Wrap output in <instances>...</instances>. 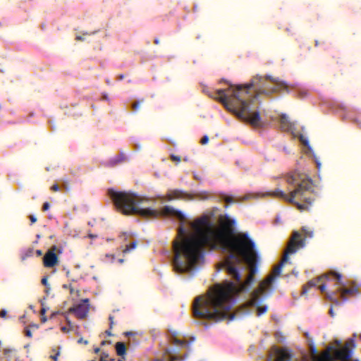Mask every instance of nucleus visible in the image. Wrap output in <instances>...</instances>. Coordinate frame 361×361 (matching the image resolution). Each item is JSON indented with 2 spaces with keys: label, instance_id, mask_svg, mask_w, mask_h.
<instances>
[{
  "label": "nucleus",
  "instance_id": "21",
  "mask_svg": "<svg viewBox=\"0 0 361 361\" xmlns=\"http://www.w3.org/2000/svg\"><path fill=\"white\" fill-rule=\"evenodd\" d=\"M144 102V99H142L141 100L136 101L132 104V109L134 111H137L139 109L140 104Z\"/></svg>",
  "mask_w": 361,
  "mask_h": 361
},
{
  "label": "nucleus",
  "instance_id": "31",
  "mask_svg": "<svg viewBox=\"0 0 361 361\" xmlns=\"http://www.w3.org/2000/svg\"><path fill=\"white\" fill-rule=\"evenodd\" d=\"M50 207V205H49V203L46 202L43 204V206H42V211L45 212L47 210H48Z\"/></svg>",
  "mask_w": 361,
  "mask_h": 361
},
{
  "label": "nucleus",
  "instance_id": "46",
  "mask_svg": "<svg viewBox=\"0 0 361 361\" xmlns=\"http://www.w3.org/2000/svg\"><path fill=\"white\" fill-rule=\"evenodd\" d=\"M49 290H50V287H49V286H46V290H45L46 293H47V294H48V293H49Z\"/></svg>",
  "mask_w": 361,
  "mask_h": 361
},
{
  "label": "nucleus",
  "instance_id": "13",
  "mask_svg": "<svg viewBox=\"0 0 361 361\" xmlns=\"http://www.w3.org/2000/svg\"><path fill=\"white\" fill-rule=\"evenodd\" d=\"M281 128L284 131H289L293 129V123H292L286 114H282L280 116Z\"/></svg>",
  "mask_w": 361,
  "mask_h": 361
},
{
  "label": "nucleus",
  "instance_id": "4",
  "mask_svg": "<svg viewBox=\"0 0 361 361\" xmlns=\"http://www.w3.org/2000/svg\"><path fill=\"white\" fill-rule=\"evenodd\" d=\"M287 182L295 186L290 195L280 189H276L268 195L294 204L300 211L308 210L315 200L312 180L306 174L294 172L287 178Z\"/></svg>",
  "mask_w": 361,
  "mask_h": 361
},
{
  "label": "nucleus",
  "instance_id": "34",
  "mask_svg": "<svg viewBox=\"0 0 361 361\" xmlns=\"http://www.w3.org/2000/svg\"><path fill=\"white\" fill-rule=\"evenodd\" d=\"M29 219L32 224L37 221V218L33 215H30Z\"/></svg>",
  "mask_w": 361,
  "mask_h": 361
},
{
  "label": "nucleus",
  "instance_id": "23",
  "mask_svg": "<svg viewBox=\"0 0 361 361\" xmlns=\"http://www.w3.org/2000/svg\"><path fill=\"white\" fill-rule=\"evenodd\" d=\"M173 344H175V345H185V343L184 341H180V340H179V339H178V338H173Z\"/></svg>",
  "mask_w": 361,
  "mask_h": 361
},
{
  "label": "nucleus",
  "instance_id": "53",
  "mask_svg": "<svg viewBox=\"0 0 361 361\" xmlns=\"http://www.w3.org/2000/svg\"><path fill=\"white\" fill-rule=\"evenodd\" d=\"M126 335H131V334H132V333H131V332H126Z\"/></svg>",
  "mask_w": 361,
  "mask_h": 361
},
{
  "label": "nucleus",
  "instance_id": "6",
  "mask_svg": "<svg viewBox=\"0 0 361 361\" xmlns=\"http://www.w3.org/2000/svg\"><path fill=\"white\" fill-rule=\"evenodd\" d=\"M300 235L298 231L293 232L281 263L274 268L273 274L271 275L274 276V279L276 276L280 275L283 264L287 262L288 260V255L296 252L298 249L302 248L305 246L304 240L302 239H300Z\"/></svg>",
  "mask_w": 361,
  "mask_h": 361
},
{
  "label": "nucleus",
  "instance_id": "32",
  "mask_svg": "<svg viewBox=\"0 0 361 361\" xmlns=\"http://www.w3.org/2000/svg\"><path fill=\"white\" fill-rule=\"evenodd\" d=\"M42 283L45 286H48L49 284H48V279L47 276H44L42 279Z\"/></svg>",
  "mask_w": 361,
  "mask_h": 361
},
{
  "label": "nucleus",
  "instance_id": "15",
  "mask_svg": "<svg viewBox=\"0 0 361 361\" xmlns=\"http://www.w3.org/2000/svg\"><path fill=\"white\" fill-rule=\"evenodd\" d=\"M116 353L119 356L124 355L126 354V348L123 343L118 342L116 343Z\"/></svg>",
  "mask_w": 361,
  "mask_h": 361
},
{
  "label": "nucleus",
  "instance_id": "24",
  "mask_svg": "<svg viewBox=\"0 0 361 361\" xmlns=\"http://www.w3.org/2000/svg\"><path fill=\"white\" fill-rule=\"evenodd\" d=\"M171 159L173 161H176L177 163L180 161V157L174 154L171 155Z\"/></svg>",
  "mask_w": 361,
  "mask_h": 361
},
{
  "label": "nucleus",
  "instance_id": "27",
  "mask_svg": "<svg viewBox=\"0 0 361 361\" xmlns=\"http://www.w3.org/2000/svg\"><path fill=\"white\" fill-rule=\"evenodd\" d=\"M63 288L65 289L70 290V293L71 294L73 293V288L71 284H63Z\"/></svg>",
  "mask_w": 361,
  "mask_h": 361
},
{
  "label": "nucleus",
  "instance_id": "35",
  "mask_svg": "<svg viewBox=\"0 0 361 361\" xmlns=\"http://www.w3.org/2000/svg\"><path fill=\"white\" fill-rule=\"evenodd\" d=\"M7 312L5 310H1L0 311V317L1 318H5L6 316Z\"/></svg>",
  "mask_w": 361,
  "mask_h": 361
},
{
  "label": "nucleus",
  "instance_id": "30",
  "mask_svg": "<svg viewBox=\"0 0 361 361\" xmlns=\"http://www.w3.org/2000/svg\"><path fill=\"white\" fill-rule=\"evenodd\" d=\"M170 361H181L182 358H179L178 356L169 355Z\"/></svg>",
  "mask_w": 361,
  "mask_h": 361
},
{
  "label": "nucleus",
  "instance_id": "28",
  "mask_svg": "<svg viewBox=\"0 0 361 361\" xmlns=\"http://www.w3.org/2000/svg\"><path fill=\"white\" fill-rule=\"evenodd\" d=\"M90 35V34L87 33V32H85V33L82 34V35H77L76 37H75V39L78 40V41H84L85 40V37L83 36L84 35Z\"/></svg>",
  "mask_w": 361,
  "mask_h": 361
},
{
  "label": "nucleus",
  "instance_id": "7",
  "mask_svg": "<svg viewBox=\"0 0 361 361\" xmlns=\"http://www.w3.org/2000/svg\"><path fill=\"white\" fill-rule=\"evenodd\" d=\"M330 274L332 275L333 279L336 280L337 291L340 293L341 298L343 301L348 300V296H354L358 293V289L356 287H344V283L341 280V275L340 274L334 271H331Z\"/></svg>",
  "mask_w": 361,
  "mask_h": 361
},
{
  "label": "nucleus",
  "instance_id": "43",
  "mask_svg": "<svg viewBox=\"0 0 361 361\" xmlns=\"http://www.w3.org/2000/svg\"><path fill=\"white\" fill-rule=\"evenodd\" d=\"M108 336H112V334L111 332V329L106 330L105 332Z\"/></svg>",
  "mask_w": 361,
  "mask_h": 361
},
{
  "label": "nucleus",
  "instance_id": "18",
  "mask_svg": "<svg viewBox=\"0 0 361 361\" xmlns=\"http://www.w3.org/2000/svg\"><path fill=\"white\" fill-rule=\"evenodd\" d=\"M302 234L304 235L305 238H302V240H304V242L305 243V238H312L313 237V231H310L308 230L307 228L305 227H302ZM299 234L301 235V234L299 233ZM300 239H302V237L300 236Z\"/></svg>",
  "mask_w": 361,
  "mask_h": 361
},
{
  "label": "nucleus",
  "instance_id": "40",
  "mask_svg": "<svg viewBox=\"0 0 361 361\" xmlns=\"http://www.w3.org/2000/svg\"><path fill=\"white\" fill-rule=\"evenodd\" d=\"M59 355V353H57L55 355H51V358L56 361L57 360V357Z\"/></svg>",
  "mask_w": 361,
  "mask_h": 361
},
{
  "label": "nucleus",
  "instance_id": "38",
  "mask_svg": "<svg viewBox=\"0 0 361 361\" xmlns=\"http://www.w3.org/2000/svg\"><path fill=\"white\" fill-rule=\"evenodd\" d=\"M326 286L322 284L319 286V289L321 290V292H324L325 290Z\"/></svg>",
  "mask_w": 361,
  "mask_h": 361
},
{
  "label": "nucleus",
  "instance_id": "33",
  "mask_svg": "<svg viewBox=\"0 0 361 361\" xmlns=\"http://www.w3.org/2000/svg\"><path fill=\"white\" fill-rule=\"evenodd\" d=\"M51 190L54 192H56L59 190V187L57 184H54L51 186Z\"/></svg>",
  "mask_w": 361,
  "mask_h": 361
},
{
  "label": "nucleus",
  "instance_id": "39",
  "mask_svg": "<svg viewBox=\"0 0 361 361\" xmlns=\"http://www.w3.org/2000/svg\"><path fill=\"white\" fill-rule=\"evenodd\" d=\"M11 351H12V350H10V349H4V354L6 355H8Z\"/></svg>",
  "mask_w": 361,
  "mask_h": 361
},
{
  "label": "nucleus",
  "instance_id": "54",
  "mask_svg": "<svg viewBox=\"0 0 361 361\" xmlns=\"http://www.w3.org/2000/svg\"><path fill=\"white\" fill-rule=\"evenodd\" d=\"M123 262V259H119V262L122 263Z\"/></svg>",
  "mask_w": 361,
  "mask_h": 361
},
{
  "label": "nucleus",
  "instance_id": "51",
  "mask_svg": "<svg viewBox=\"0 0 361 361\" xmlns=\"http://www.w3.org/2000/svg\"><path fill=\"white\" fill-rule=\"evenodd\" d=\"M99 351V348H96V349L94 350V352H95L96 353H97Z\"/></svg>",
  "mask_w": 361,
  "mask_h": 361
},
{
  "label": "nucleus",
  "instance_id": "49",
  "mask_svg": "<svg viewBox=\"0 0 361 361\" xmlns=\"http://www.w3.org/2000/svg\"><path fill=\"white\" fill-rule=\"evenodd\" d=\"M123 78H124V76L123 75H120L118 78H119V80H122V79H123Z\"/></svg>",
  "mask_w": 361,
  "mask_h": 361
},
{
  "label": "nucleus",
  "instance_id": "8",
  "mask_svg": "<svg viewBox=\"0 0 361 361\" xmlns=\"http://www.w3.org/2000/svg\"><path fill=\"white\" fill-rule=\"evenodd\" d=\"M269 359L268 361H291V353L284 348H278L274 346L269 354Z\"/></svg>",
  "mask_w": 361,
  "mask_h": 361
},
{
  "label": "nucleus",
  "instance_id": "17",
  "mask_svg": "<svg viewBox=\"0 0 361 361\" xmlns=\"http://www.w3.org/2000/svg\"><path fill=\"white\" fill-rule=\"evenodd\" d=\"M337 293H338L337 291V290L336 291H332L331 293H326V298L329 300L333 302L334 304L339 305V301H338V300L336 297Z\"/></svg>",
  "mask_w": 361,
  "mask_h": 361
},
{
  "label": "nucleus",
  "instance_id": "1",
  "mask_svg": "<svg viewBox=\"0 0 361 361\" xmlns=\"http://www.w3.org/2000/svg\"><path fill=\"white\" fill-rule=\"evenodd\" d=\"M108 194L117 209L124 214H138L147 219L160 216H173L180 221L178 232L181 240L173 245V268L180 273L191 271L203 259L204 247L219 248L235 235V221L228 215L219 216L218 228L214 226L208 216H202L189 223L194 233L186 235V229L183 224L187 219L180 211L170 206H165L161 212L150 208H140L139 205L148 202L149 199L131 192H117L110 189Z\"/></svg>",
  "mask_w": 361,
  "mask_h": 361
},
{
  "label": "nucleus",
  "instance_id": "25",
  "mask_svg": "<svg viewBox=\"0 0 361 361\" xmlns=\"http://www.w3.org/2000/svg\"><path fill=\"white\" fill-rule=\"evenodd\" d=\"M114 258H115V257H114V255L107 254V255H105V260L106 261L113 262Z\"/></svg>",
  "mask_w": 361,
  "mask_h": 361
},
{
  "label": "nucleus",
  "instance_id": "45",
  "mask_svg": "<svg viewBox=\"0 0 361 361\" xmlns=\"http://www.w3.org/2000/svg\"><path fill=\"white\" fill-rule=\"evenodd\" d=\"M304 335H305V336L307 339L311 340V339L310 338V335H309V333H308V332H305V333L304 334Z\"/></svg>",
  "mask_w": 361,
  "mask_h": 361
},
{
  "label": "nucleus",
  "instance_id": "29",
  "mask_svg": "<svg viewBox=\"0 0 361 361\" xmlns=\"http://www.w3.org/2000/svg\"><path fill=\"white\" fill-rule=\"evenodd\" d=\"M114 317L112 315H109V328L110 329H111L113 328V326L114 324Z\"/></svg>",
  "mask_w": 361,
  "mask_h": 361
},
{
  "label": "nucleus",
  "instance_id": "37",
  "mask_svg": "<svg viewBox=\"0 0 361 361\" xmlns=\"http://www.w3.org/2000/svg\"><path fill=\"white\" fill-rule=\"evenodd\" d=\"M78 342L79 343H84V344H85V345H87V344L88 343V341H86V340H83L82 338H80V339L78 341Z\"/></svg>",
  "mask_w": 361,
  "mask_h": 361
},
{
  "label": "nucleus",
  "instance_id": "11",
  "mask_svg": "<svg viewBox=\"0 0 361 361\" xmlns=\"http://www.w3.org/2000/svg\"><path fill=\"white\" fill-rule=\"evenodd\" d=\"M323 278H325L327 280H330V279L333 278V277H332V275L329 272L328 274L324 275L319 278L309 281L305 285L303 286L302 294L305 295L307 293L308 289H310L312 287H316L318 282Z\"/></svg>",
  "mask_w": 361,
  "mask_h": 361
},
{
  "label": "nucleus",
  "instance_id": "16",
  "mask_svg": "<svg viewBox=\"0 0 361 361\" xmlns=\"http://www.w3.org/2000/svg\"><path fill=\"white\" fill-rule=\"evenodd\" d=\"M317 361H333L331 355L329 353V349L324 351L319 357H317Z\"/></svg>",
  "mask_w": 361,
  "mask_h": 361
},
{
  "label": "nucleus",
  "instance_id": "48",
  "mask_svg": "<svg viewBox=\"0 0 361 361\" xmlns=\"http://www.w3.org/2000/svg\"><path fill=\"white\" fill-rule=\"evenodd\" d=\"M37 255H42V251L41 250H37Z\"/></svg>",
  "mask_w": 361,
  "mask_h": 361
},
{
  "label": "nucleus",
  "instance_id": "47",
  "mask_svg": "<svg viewBox=\"0 0 361 361\" xmlns=\"http://www.w3.org/2000/svg\"><path fill=\"white\" fill-rule=\"evenodd\" d=\"M154 43H155L156 44H158L159 43V40L158 39H154Z\"/></svg>",
  "mask_w": 361,
  "mask_h": 361
},
{
  "label": "nucleus",
  "instance_id": "56",
  "mask_svg": "<svg viewBox=\"0 0 361 361\" xmlns=\"http://www.w3.org/2000/svg\"><path fill=\"white\" fill-rule=\"evenodd\" d=\"M118 361H122L121 360H118Z\"/></svg>",
  "mask_w": 361,
  "mask_h": 361
},
{
  "label": "nucleus",
  "instance_id": "10",
  "mask_svg": "<svg viewBox=\"0 0 361 361\" xmlns=\"http://www.w3.org/2000/svg\"><path fill=\"white\" fill-rule=\"evenodd\" d=\"M58 262L57 255L53 251H48L43 257L44 265L46 267H53Z\"/></svg>",
  "mask_w": 361,
  "mask_h": 361
},
{
  "label": "nucleus",
  "instance_id": "14",
  "mask_svg": "<svg viewBox=\"0 0 361 361\" xmlns=\"http://www.w3.org/2000/svg\"><path fill=\"white\" fill-rule=\"evenodd\" d=\"M124 161V156L123 154H119L116 156V157L110 159L108 163L107 166L114 167L121 163H122Z\"/></svg>",
  "mask_w": 361,
  "mask_h": 361
},
{
  "label": "nucleus",
  "instance_id": "19",
  "mask_svg": "<svg viewBox=\"0 0 361 361\" xmlns=\"http://www.w3.org/2000/svg\"><path fill=\"white\" fill-rule=\"evenodd\" d=\"M137 246V242L134 241L131 243L130 245H127L126 247L124 249L123 252L126 253L133 249H135Z\"/></svg>",
  "mask_w": 361,
  "mask_h": 361
},
{
  "label": "nucleus",
  "instance_id": "36",
  "mask_svg": "<svg viewBox=\"0 0 361 361\" xmlns=\"http://www.w3.org/2000/svg\"><path fill=\"white\" fill-rule=\"evenodd\" d=\"M25 336L30 338L32 336L31 331L29 329H26L25 330Z\"/></svg>",
  "mask_w": 361,
  "mask_h": 361
},
{
  "label": "nucleus",
  "instance_id": "41",
  "mask_svg": "<svg viewBox=\"0 0 361 361\" xmlns=\"http://www.w3.org/2000/svg\"><path fill=\"white\" fill-rule=\"evenodd\" d=\"M46 313V309L45 308H42L40 311V314L42 316H44Z\"/></svg>",
  "mask_w": 361,
  "mask_h": 361
},
{
  "label": "nucleus",
  "instance_id": "12",
  "mask_svg": "<svg viewBox=\"0 0 361 361\" xmlns=\"http://www.w3.org/2000/svg\"><path fill=\"white\" fill-rule=\"evenodd\" d=\"M189 195L184 191L180 190H171L166 194V200L169 201L175 199H183L188 197Z\"/></svg>",
  "mask_w": 361,
  "mask_h": 361
},
{
  "label": "nucleus",
  "instance_id": "44",
  "mask_svg": "<svg viewBox=\"0 0 361 361\" xmlns=\"http://www.w3.org/2000/svg\"><path fill=\"white\" fill-rule=\"evenodd\" d=\"M329 314H330V315H331V317H334V311H333V309H332V308H331V309L329 310Z\"/></svg>",
  "mask_w": 361,
  "mask_h": 361
},
{
  "label": "nucleus",
  "instance_id": "5",
  "mask_svg": "<svg viewBox=\"0 0 361 361\" xmlns=\"http://www.w3.org/2000/svg\"><path fill=\"white\" fill-rule=\"evenodd\" d=\"M274 281V276H268L264 280L260 282L259 287L251 294L249 302L252 306L257 307V316H260L267 311V307H260V304L267 295V291L271 287Z\"/></svg>",
  "mask_w": 361,
  "mask_h": 361
},
{
  "label": "nucleus",
  "instance_id": "22",
  "mask_svg": "<svg viewBox=\"0 0 361 361\" xmlns=\"http://www.w3.org/2000/svg\"><path fill=\"white\" fill-rule=\"evenodd\" d=\"M226 203H233L234 202V200L232 197L227 196L226 195H224L221 197Z\"/></svg>",
  "mask_w": 361,
  "mask_h": 361
},
{
  "label": "nucleus",
  "instance_id": "50",
  "mask_svg": "<svg viewBox=\"0 0 361 361\" xmlns=\"http://www.w3.org/2000/svg\"><path fill=\"white\" fill-rule=\"evenodd\" d=\"M312 353H317V350L314 347L312 348Z\"/></svg>",
  "mask_w": 361,
  "mask_h": 361
},
{
  "label": "nucleus",
  "instance_id": "52",
  "mask_svg": "<svg viewBox=\"0 0 361 361\" xmlns=\"http://www.w3.org/2000/svg\"><path fill=\"white\" fill-rule=\"evenodd\" d=\"M318 44H319L318 41H317V40H316V41H315V46H318Z\"/></svg>",
  "mask_w": 361,
  "mask_h": 361
},
{
  "label": "nucleus",
  "instance_id": "55",
  "mask_svg": "<svg viewBox=\"0 0 361 361\" xmlns=\"http://www.w3.org/2000/svg\"><path fill=\"white\" fill-rule=\"evenodd\" d=\"M62 330H63V331H65V330H66V328H65V327H63V328H62Z\"/></svg>",
  "mask_w": 361,
  "mask_h": 361
},
{
  "label": "nucleus",
  "instance_id": "9",
  "mask_svg": "<svg viewBox=\"0 0 361 361\" xmlns=\"http://www.w3.org/2000/svg\"><path fill=\"white\" fill-rule=\"evenodd\" d=\"M69 312L74 313L79 319H85L89 312V300H83L82 303L70 308Z\"/></svg>",
  "mask_w": 361,
  "mask_h": 361
},
{
  "label": "nucleus",
  "instance_id": "3",
  "mask_svg": "<svg viewBox=\"0 0 361 361\" xmlns=\"http://www.w3.org/2000/svg\"><path fill=\"white\" fill-rule=\"evenodd\" d=\"M254 87L255 95L270 96L281 91L288 92V86L284 81L270 75L255 76L246 85H232L228 90H218L209 96L219 100L228 111L233 112L238 119L248 123L254 128L261 126V117L259 111L251 113L250 103L247 102L249 90Z\"/></svg>",
  "mask_w": 361,
  "mask_h": 361
},
{
  "label": "nucleus",
  "instance_id": "42",
  "mask_svg": "<svg viewBox=\"0 0 361 361\" xmlns=\"http://www.w3.org/2000/svg\"><path fill=\"white\" fill-rule=\"evenodd\" d=\"M41 320H42V322L44 323V322H47V317L44 315V316H42Z\"/></svg>",
  "mask_w": 361,
  "mask_h": 361
},
{
  "label": "nucleus",
  "instance_id": "2",
  "mask_svg": "<svg viewBox=\"0 0 361 361\" xmlns=\"http://www.w3.org/2000/svg\"><path fill=\"white\" fill-rule=\"evenodd\" d=\"M255 247V243L245 233L232 235L219 247L231 252L222 267L233 281L226 280L216 283L206 295L196 297L192 305L195 317L215 322L234 319L235 314L230 312L233 297L247 290L255 281L257 261Z\"/></svg>",
  "mask_w": 361,
  "mask_h": 361
},
{
  "label": "nucleus",
  "instance_id": "20",
  "mask_svg": "<svg viewBox=\"0 0 361 361\" xmlns=\"http://www.w3.org/2000/svg\"><path fill=\"white\" fill-rule=\"evenodd\" d=\"M100 361H115V359L109 358L108 354L103 353L101 355Z\"/></svg>",
  "mask_w": 361,
  "mask_h": 361
},
{
  "label": "nucleus",
  "instance_id": "26",
  "mask_svg": "<svg viewBox=\"0 0 361 361\" xmlns=\"http://www.w3.org/2000/svg\"><path fill=\"white\" fill-rule=\"evenodd\" d=\"M208 142H209V137L207 135L203 136V137L200 140V143L203 145L207 144Z\"/></svg>",
  "mask_w": 361,
  "mask_h": 361
}]
</instances>
